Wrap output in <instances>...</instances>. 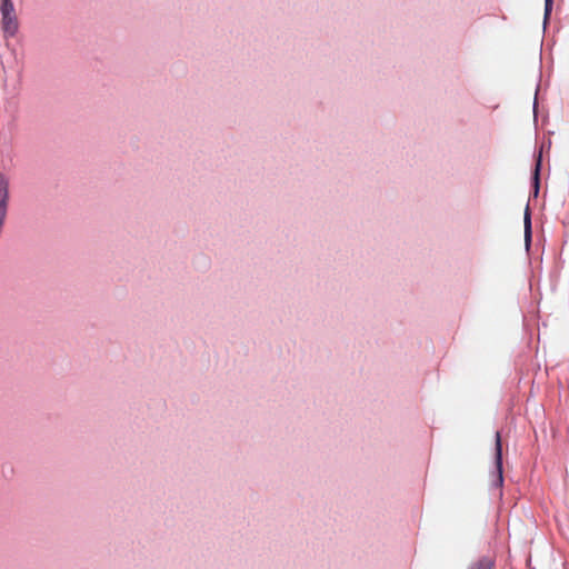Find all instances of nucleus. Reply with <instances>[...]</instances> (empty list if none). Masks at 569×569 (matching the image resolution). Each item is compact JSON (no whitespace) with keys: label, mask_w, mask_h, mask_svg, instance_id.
<instances>
[{"label":"nucleus","mask_w":569,"mask_h":569,"mask_svg":"<svg viewBox=\"0 0 569 569\" xmlns=\"http://www.w3.org/2000/svg\"><path fill=\"white\" fill-rule=\"evenodd\" d=\"M0 11L1 16L16 14L14 6L11 0H1Z\"/></svg>","instance_id":"20e7f679"},{"label":"nucleus","mask_w":569,"mask_h":569,"mask_svg":"<svg viewBox=\"0 0 569 569\" xmlns=\"http://www.w3.org/2000/svg\"><path fill=\"white\" fill-rule=\"evenodd\" d=\"M545 16L546 18L550 14L552 9V0H545Z\"/></svg>","instance_id":"0eeeda50"},{"label":"nucleus","mask_w":569,"mask_h":569,"mask_svg":"<svg viewBox=\"0 0 569 569\" xmlns=\"http://www.w3.org/2000/svg\"><path fill=\"white\" fill-rule=\"evenodd\" d=\"M19 28L16 14L2 16V29L6 37H13Z\"/></svg>","instance_id":"f257e3e1"},{"label":"nucleus","mask_w":569,"mask_h":569,"mask_svg":"<svg viewBox=\"0 0 569 569\" xmlns=\"http://www.w3.org/2000/svg\"><path fill=\"white\" fill-rule=\"evenodd\" d=\"M496 466L498 471L499 485H502V446L500 432L496 433Z\"/></svg>","instance_id":"f03ea898"},{"label":"nucleus","mask_w":569,"mask_h":569,"mask_svg":"<svg viewBox=\"0 0 569 569\" xmlns=\"http://www.w3.org/2000/svg\"><path fill=\"white\" fill-rule=\"evenodd\" d=\"M539 170H540V159L538 160L535 169V186L536 191H538V183H539Z\"/></svg>","instance_id":"423d86ee"},{"label":"nucleus","mask_w":569,"mask_h":569,"mask_svg":"<svg viewBox=\"0 0 569 569\" xmlns=\"http://www.w3.org/2000/svg\"><path fill=\"white\" fill-rule=\"evenodd\" d=\"M493 560L489 557H483L479 559L477 562H475L470 569H492L493 568Z\"/></svg>","instance_id":"7ed1b4c3"},{"label":"nucleus","mask_w":569,"mask_h":569,"mask_svg":"<svg viewBox=\"0 0 569 569\" xmlns=\"http://www.w3.org/2000/svg\"><path fill=\"white\" fill-rule=\"evenodd\" d=\"M525 231H526V239L529 240L531 236V220H530V213L529 210H526L525 213Z\"/></svg>","instance_id":"39448f33"}]
</instances>
